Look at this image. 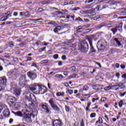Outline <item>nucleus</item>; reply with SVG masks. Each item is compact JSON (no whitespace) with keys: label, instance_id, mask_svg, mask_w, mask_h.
<instances>
[{"label":"nucleus","instance_id":"obj_1","mask_svg":"<svg viewBox=\"0 0 126 126\" xmlns=\"http://www.w3.org/2000/svg\"><path fill=\"white\" fill-rule=\"evenodd\" d=\"M30 107L28 108L27 109H24L22 110V112H14L12 111V113L14 114L15 116H18V117H23L24 121H25L26 123H32V119H31V114H29L30 113Z\"/></svg>","mask_w":126,"mask_h":126},{"label":"nucleus","instance_id":"obj_2","mask_svg":"<svg viewBox=\"0 0 126 126\" xmlns=\"http://www.w3.org/2000/svg\"><path fill=\"white\" fill-rule=\"evenodd\" d=\"M30 90L35 94H45L47 92V89L41 85L34 84L32 87L30 88Z\"/></svg>","mask_w":126,"mask_h":126},{"label":"nucleus","instance_id":"obj_3","mask_svg":"<svg viewBox=\"0 0 126 126\" xmlns=\"http://www.w3.org/2000/svg\"><path fill=\"white\" fill-rule=\"evenodd\" d=\"M25 97L26 99L28 101L30 106L33 107L34 103H33L32 101H33V99H35V95L30 93H28L26 94Z\"/></svg>","mask_w":126,"mask_h":126},{"label":"nucleus","instance_id":"obj_4","mask_svg":"<svg viewBox=\"0 0 126 126\" xmlns=\"http://www.w3.org/2000/svg\"><path fill=\"white\" fill-rule=\"evenodd\" d=\"M79 49L83 53H87V52L88 51V49H89L88 43L85 41L82 42L80 46L79 47Z\"/></svg>","mask_w":126,"mask_h":126},{"label":"nucleus","instance_id":"obj_5","mask_svg":"<svg viewBox=\"0 0 126 126\" xmlns=\"http://www.w3.org/2000/svg\"><path fill=\"white\" fill-rule=\"evenodd\" d=\"M110 31H112L113 35H115L116 33H121L123 31V24L120 23L118 26L112 28Z\"/></svg>","mask_w":126,"mask_h":126},{"label":"nucleus","instance_id":"obj_6","mask_svg":"<svg viewBox=\"0 0 126 126\" xmlns=\"http://www.w3.org/2000/svg\"><path fill=\"white\" fill-rule=\"evenodd\" d=\"M49 103L52 109L56 111V112H60V109L59 108V106L55 104L54 102V99L51 98L50 100H49Z\"/></svg>","mask_w":126,"mask_h":126},{"label":"nucleus","instance_id":"obj_7","mask_svg":"<svg viewBox=\"0 0 126 126\" xmlns=\"http://www.w3.org/2000/svg\"><path fill=\"white\" fill-rule=\"evenodd\" d=\"M27 75L31 80H35L37 76V74L33 71L28 72L27 73Z\"/></svg>","mask_w":126,"mask_h":126},{"label":"nucleus","instance_id":"obj_8","mask_svg":"<svg viewBox=\"0 0 126 126\" xmlns=\"http://www.w3.org/2000/svg\"><path fill=\"white\" fill-rule=\"evenodd\" d=\"M107 43H106V41L104 40H101L98 41L97 47L100 49H104Z\"/></svg>","mask_w":126,"mask_h":126},{"label":"nucleus","instance_id":"obj_9","mask_svg":"<svg viewBox=\"0 0 126 126\" xmlns=\"http://www.w3.org/2000/svg\"><path fill=\"white\" fill-rule=\"evenodd\" d=\"M7 101L9 105H13L16 101V98L12 96H10L8 97Z\"/></svg>","mask_w":126,"mask_h":126},{"label":"nucleus","instance_id":"obj_10","mask_svg":"<svg viewBox=\"0 0 126 126\" xmlns=\"http://www.w3.org/2000/svg\"><path fill=\"white\" fill-rule=\"evenodd\" d=\"M53 126H62V121L59 120H55L53 122Z\"/></svg>","mask_w":126,"mask_h":126},{"label":"nucleus","instance_id":"obj_11","mask_svg":"<svg viewBox=\"0 0 126 126\" xmlns=\"http://www.w3.org/2000/svg\"><path fill=\"white\" fill-rule=\"evenodd\" d=\"M41 107L42 108V109H44L45 113H46V114H51L52 113V112L49 110V108H48V106H47L45 104H42L41 105Z\"/></svg>","mask_w":126,"mask_h":126},{"label":"nucleus","instance_id":"obj_12","mask_svg":"<svg viewBox=\"0 0 126 126\" xmlns=\"http://www.w3.org/2000/svg\"><path fill=\"white\" fill-rule=\"evenodd\" d=\"M89 42L90 44V46L91 47V51L92 53H95L96 52V50L94 49V47H93V45H92V40H91V38H89Z\"/></svg>","mask_w":126,"mask_h":126},{"label":"nucleus","instance_id":"obj_13","mask_svg":"<svg viewBox=\"0 0 126 126\" xmlns=\"http://www.w3.org/2000/svg\"><path fill=\"white\" fill-rule=\"evenodd\" d=\"M19 82L20 84H24L25 82H27L26 81V76L23 75L20 78Z\"/></svg>","mask_w":126,"mask_h":126},{"label":"nucleus","instance_id":"obj_14","mask_svg":"<svg viewBox=\"0 0 126 126\" xmlns=\"http://www.w3.org/2000/svg\"><path fill=\"white\" fill-rule=\"evenodd\" d=\"M7 76H9V78H11V79H13V78H15V74L14 72L10 71L7 73Z\"/></svg>","mask_w":126,"mask_h":126},{"label":"nucleus","instance_id":"obj_15","mask_svg":"<svg viewBox=\"0 0 126 126\" xmlns=\"http://www.w3.org/2000/svg\"><path fill=\"white\" fill-rule=\"evenodd\" d=\"M114 40L119 48H123V44L121 43V41L119 40V39L115 38L114 39Z\"/></svg>","mask_w":126,"mask_h":126},{"label":"nucleus","instance_id":"obj_16","mask_svg":"<svg viewBox=\"0 0 126 126\" xmlns=\"http://www.w3.org/2000/svg\"><path fill=\"white\" fill-rule=\"evenodd\" d=\"M114 40L119 48H123V44L121 43V41L119 40V39L115 38L114 39Z\"/></svg>","mask_w":126,"mask_h":126},{"label":"nucleus","instance_id":"obj_17","mask_svg":"<svg viewBox=\"0 0 126 126\" xmlns=\"http://www.w3.org/2000/svg\"><path fill=\"white\" fill-rule=\"evenodd\" d=\"M3 114L4 117H6V118H8L9 115H10V113H9V110L7 109H5L3 112Z\"/></svg>","mask_w":126,"mask_h":126},{"label":"nucleus","instance_id":"obj_18","mask_svg":"<svg viewBox=\"0 0 126 126\" xmlns=\"http://www.w3.org/2000/svg\"><path fill=\"white\" fill-rule=\"evenodd\" d=\"M16 89H17V86H16V84L11 83L10 89L11 92H13Z\"/></svg>","mask_w":126,"mask_h":126},{"label":"nucleus","instance_id":"obj_19","mask_svg":"<svg viewBox=\"0 0 126 126\" xmlns=\"http://www.w3.org/2000/svg\"><path fill=\"white\" fill-rule=\"evenodd\" d=\"M1 82L3 85H6L7 79L6 77H3L1 78Z\"/></svg>","mask_w":126,"mask_h":126},{"label":"nucleus","instance_id":"obj_20","mask_svg":"<svg viewBox=\"0 0 126 126\" xmlns=\"http://www.w3.org/2000/svg\"><path fill=\"white\" fill-rule=\"evenodd\" d=\"M89 13L91 15V16H94V15H96V13H95V9L94 8H92V9H91L89 12Z\"/></svg>","mask_w":126,"mask_h":126},{"label":"nucleus","instance_id":"obj_21","mask_svg":"<svg viewBox=\"0 0 126 126\" xmlns=\"http://www.w3.org/2000/svg\"><path fill=\"white\" fill-rule=\"evenodd\" d=\"M60 30H62V26H58L54 29V32H55V33H58Z\"/></svg>","mask_w":126,"mask_h":126},{"label":"nucleus","instance_id":"obj_22","mask_svg":"<svg viewBox=\"0 0 126 126\" xmlns=\"http://www.w3.org/2000/svg\"><path fill=\"white\" fill-rule=\"evenodd\" d=\"M91 37L93 38L94 41H96L99 39V34H93L91 35Z\"/></svg>","mask_w":126,"mask_h":126},{"label":"nucleus","instance_id":"obj_23","mask_svg":"<svg viewBox=\"0 0 126 126\" xmlns=\"http://www.w3.org/2000/svg\"><path fill=\"white\" fill-rule=\"evenodd\" d=\"M12 92L14 93V94H16V95L17 96H19V95H20V90L18 89H16Z\"/></svg>","mask_w":126,"mask_h":126},{"label":"nucleus","instance_id":"obj_24","mask_svg":"<svg viewBox=\"0 0 126 126\" xmlns=\"http://www.w3.org/2000/svg\"><path fill=\"white\" fill-rule=\"evenodd\" d=\"M41 63L42 64H44V65H48L49 64V60H43L42 61H41Z\"/></svg>","mask_w":126,"mask_h":126},{"label":"nucleus","instance_id":"obj_25","mask_svg":"<svg viewBox=\"0 0 126 126\" xmlns=\"http://www.w3.org/2000/svg\"><path fill=\"white\" fill-rule=\"evenodd\" d=\"M55 77H56V78H59V79H63V76L62 74H57L55 75Z\"/></svg>","mask_w":126,"mask_h":126},{"label":"nucleus","instance_id":"obj_26","mask_svg":"<svg viewBox=\"0 0 126 126\" xmlns=\"http://www.w3.org/2000/svg\"><path fill=\"white\" fill-rule=\"evenodd\" d=\"M76 77H78V75H77V74H73L70 75L68 77V78H69V79H70L71 78H76Z\"/></svg>","mask_w":126,"mask_h":126},{"label":"nucleus","instance_id":"obj_27","mask_svg":"<svg viewBox=\"0 0 126 126\" xmlns=\"http://www.w3.org/2000/svg\"><path fill=\"white\" fill-rule=\"evenodd\" d=\"M56 95L57 97H60V96L63 97V96H64V93L58 92L57 93Z\"/></svg>","mask_w":126,"mask_h":126},{"label":"nucleus","instance_id":"obj_28","mask_svg":"<svg viewBox=\"0 0 126 126\" xmlns=\"http://www.w3.org/2000/svg\"><path fill=\"white\" fill-rule=\"evenodd\" d=\"M83 31V28H81V27H79L77 28V33H80Z\"/></svg>","mask_w":126,"mask_h":126},{"label":"nucleus","instance_id":"obj_29","mask_svg":"<svg viewBox=\"0 0 126 126\" xmlns=\"http://www.w3.org/2000/svg\"><path fill=\"white\" fill-rule=\"evenodd\" d=\"M88 89H89V88H88V87L87 86H85L83 87V90H80V91H81V92H82L83 91H87V90H88Z\"/></svg>","mask_w":126,"mask_h":126},{"label":"nucleus","instance_id":"obj_30","mask_svg":"<svg viewBox=\"0 0 126 126\" xmlns=\"http://www.w3.org/2000/svg\"><path fill=\"white\" fill-rule=\"evenodd\" d=\"M111 89H112V86H110V85L107 86V87H105L104 88V90L105 91H109V90H111Z\"/></svg>","mask_w":126,"mask_h":126},{"label":"nucleus","instance_id":"obj_31","mask_svg":"<svg viewBox=\"0 0 126 126\" xmlns=\"http://www.w3.org/2000/svg\"><path fill=\"white\" fill-rule=\"evenodd\" d=\"M66 94H69V95H71L73 93V91L72 90H67L66 91Z\"/></svg>","mask_w":126,"mask_h":126},{"label":"nucleus","instance_id":"obj_32","mask_svg":"<svg viewBox=\"0 0 126 126\" xmlns=\"http://www.w3.org/2000/svg\"><path fill=\"white\" fill-rule=\"evenodd\" d=\"M6 19H7V16H4L0 19V21H5Z\"/></svg>","mask_w":126,"mask_h":126},{"label":"nucleus","instance_id":"obj_33","mask_svg":"<svg viewBox=\"0 0 126 126\" xmlns=\"http://www.w3.org/2000/svg\"><path fill=\"white\" fill-rule=\"evenodd\" d=\"M8 45L10 48H13V47H14V43L12 41L9 42Z\"/></svg>","mask_w":126,"mask_h":126},{"label":"nucleus","instance_id":"obj_34","mask_svg":"<svg viewBox=\"0 0 126 126\" xmlns=\"http://www.w3.org/2000/svg\"><path fill=\"white\" fill-rule=\"evenodd\" d=\"M90 106H91V102H88L87 104V106L86 108V111H89V108H90Z\"/></svg>","mask_w":126,"mask_h":126},{"label":"nucleus","instance_id":"obj_35","mask_svg":"<svg viewBox=\"0 0 126 126\" xmlns=\"http://www.w3.org/2000/svg\"><path fill=\"white\" fill-rule=\"evenodd\" d=\"M98 123V124H102L103 123V119L102 118H99L98 120L96 121V124Z\"/></svg>","mask_w":126,"mask_h":126},{"label":"nucleus","instance_id":"obj_36","mask_svg":"<svg viewBox=\"0 0 126 126\" xmlns=\"http://www.w3.org/2000/svg\"><path fill=\"white\" fill-rule=\"evenodd\" d=\"M114 2V0H109V1H107L106 2V3H109V4L110 5H113L115 4V3Z\"/></svg>","mask_w":126,"mask_h":126},{"label":"nucleus","instance_id":"obj_37","mask_svg":"<svg viewBox=\"0 0 126 126\" xmlns=\"http://www.w3.org/2000/svg\"><path fill=\"white\" fill-rule=\"evenodd\" d=\"M48 24H51L52 25H54V26H56V25H57V23L55 21H51L50 22L48 23Z\"/></svg>","mask_w":126,"mask_h":126},{"label":"nucleus","instance_id":"obj_38","mask_svg":"<svg viewBox=\"0 0 126 126\" xmlns=\"http://www.w3.org/2000/svg\"><path fill=\"white\" fill-rule=\"evenodd\" d=\"M65 109L66 112H67V113H69V106H68L67 105H65Z\"/></svg>","mask_w":126,"mask_h":126},{"label":"nucleus","instance_id":"obj_39","mask_svg":"<svg viewBox=\"0 0 126 126\" xmlns=\"http://www.w3.org/2000/svg\"><path fill=\"white\" fill-rule=\"evenodd\" d=\"M124 103V101L123 100H121L119 103V106L120 108H122L123 107V104Z\"/></svg>","mask_w":126,"mask_h":126},{"label":"nucleus","instance_id":"obj_40","mask_svg":"<svg viewBox=\"0 0 126 126\" xmlns=\"http://www.w3.org/2000/svg\"><path fill=\"white\" fill-rule=\"evenodd\" d=\"M99 18H100L99 16H96L95 17H92L91 19H93V20H97V19H99Z\"/></svg>","mask_w":126,"mask_h":126},{"label":"nucleus","instance_id":"obj_41","mask_svg":"<svg viewBox=\"0 0 126 126\" xmlns=\"http://www.w3.org/2000/svg\"><path fill=\"white\" fill-rule=\"evenodd\" d=\"M26 59L27 62H31V61H32V57L27 56Z\"/></svg>","mask_w":126,"mask_h":126},{"label":"nucleus","instance_id":"obj_42","mask_svg":"<svg viewBox=\"0 0 126 126\" xmlns=\"http://www.w3.org/2000/svg\"><path fill=\"white\" fill-rule=\"evenodd\" d=\"M90 117L92 118H95L96 117V113H92L90 115Z\"/></svg>","mask_w":126,"mask_h":126},{"label":"nucleus","instance_id":"obj_43","mask_svg":"<svg viewBox=\"0 0 126 126\" xmlns=\"http://www.w3.org/2000/svg\"><path fill=\"white\" fill-rule=\"evenodd\" d=\"M104 26H105V24H101L98 26L97 28H98V29H101V28H102V27H104Z\"/></svg>","mask_w":126,"mask_h":126},{"label":"nucleus","instance_id":"obj_44","mask_svg":"<svg viewBox=\"0 0 126 126\" xmlns=\"http://www.w3.org/2000/svg\"><path fill=\"white\" fill-rule=\"evenodd\" d=\"M18 104L17 103H15L14 104V107L17 109V110H18V109H20V106L19 105H17Z\"/></svg>","mask_w":126,"mask_h":126},{"label":"nucleus","instance_id":"obj_45","mask_svg":"<svg viewBox=\"0 0 126 126\" xmlns=\"http://www.w3.org/2000/svg\"><path fill=\"white\" fill-rule=\"evenodd\" d=\"M126 92L125 93H124L123 94L121 92H120L119 93V95H120V97H124V96H125V95H126Z\"/></svg>","mask_w":126,"mask_h":126},{"label":"nucleus","instance_id":"obj_46","mask_svg":"<svg viewBox=\"0 0 126 126\" xmlns=\"http://www.w3.org/2000/svg\"><path fill=\"white\" fill-rule=\"evenodd\" d=\"M45 49H46V47L40 48V49L38 50V52H43V51H45Z\"/></svg>","mask_w":126,"mask_h":126},{"label":"nucleus","instance_id":"obj_47","mask_svg":"<svg viewBox=\"0 0 126 126\" xmlns=\"http://www.w3.org/2000/svg\"><path fill=\"white\" fill-rule=\"evenodd\" d=\"M99 100V97H97V98H93L92 99V102L93 103H94V102H95V101H98Z\"/></svg>","mask_w":126,"mask_h":126},{"label":"nucleus","instance_id":"obj_48","mask_svg":"<svg viewBox=\"0 0 126 126\" xmlns=\"http://www.w3.org/2000/svg\"><path fill=\"white\" fill-rule=\"evenodd\" d=\"M84 98H90V94H84Z\"/></svg>","mask_w":126,"mask_h":126},{"label":"nucleus","instance_id":"obj_49","mask_svg":"<svg viewBox=\"0 0 126 126\" xmlns=\"http://www.w3.org/2000/svg\"><path fill=\"white\" fill-rule=\"evenodd\" d=\"M4 91V87L0 85V92Z\"/></svg>","mask_w":126,"mask_h":126},{"label":"nucleus","instance_id":"obj_50","mask_svg":"<svg viewBox=\"0 0 126 126\" xmlns=\"http://www.w3.org/2000/svg\"><path fill=\"white\" fill-rule=\"evenodd\" d=\"M118 84V87H123L124 86V83L120 82Z\"/></svg>","mask_w":126,"mask_h":126},{"label":"nucleus","instance_id":"obj_51","mask_svg":"<svg viewBox=\"0 0 126 126\" xmlns=\"http://www.w3.org/2000/svg\"><path fill=\"white\" fill-rule=\"evenodd\" d=\"M62 59L63 60V61H65V60H66V56L65 55L62 56Z\"/></svg>","mask_w":126,"mask_h":126},{"label":"nucleus","instance_id":"obj_52","mask_svg":"<svg viewBox=\"0 0 126 126\" xmlns=\"http://www.w3.org/2000/svg\"><path fill=\"white\" fill-rule=\"evenodd\" d=\"M53 58L55 60H57V59H59V55H58V54L54 55V56H53Z\"/></svg>","mask_w":126,"mask_h":126},{"label":"nucleus","instance_id":"obj_53","mask_svg":"<svg viewBox=\"0 0 126 126\" xmlns=\"http://www.w3.org/2000/svg\"><path fill=\"white\" fill-rule=\"evenodd\" d=\"M32 66H34V67H36L37 68V67H38V66H37V64H36V63H33L32 64Z\"/></svg>","mask_w":126,"mask_h":126},{"label":"nucleus","instance_id":"obj_54","mask_svg":"<svg viewBox=\"0 0 126 126\" xmlns=\"http://www.w3.org/2000/svg\"><path fill=\"white\" fill-rule=\"evenodd\" d=\"M13 62H14V63H18V58H14L13 60Z\"/></svg>","mask_w":126,"mask_h":126},{"label":"nucleus","instance_id":"obj_55","mask_svg":"<svg viewBox=\"0 0 126 126\" xmlns=\"http://www.w3.org/2000/svg\"><path fill=\"white\" fill-rule=\"evenodd\" d=\"M31 111L30 112V114L31 115V117H32V118L34 119L35 118V114L33 112H31Z\"/></svg>","mask_w":126,"mask_h":126},{"label":"nucleus","instance_id":"obj_56","mask_svg":"<svg viewBox=\"0 0 126 126\" xmlns=\"http://www.w3.org/2000/svg\"><path fill=\"white\" fill-rule=\"evenodd\" d=\"M75 20H76V21H83V20H82V19H81V18L80 17H78V18H76V19H75Z\"/></svg>","mask_w":126,"mask_h":126},{"label":"nucleus","instance_id":"obj_57","mask_svg":"<svg viewBox=\"0 0 126 126\" xmlns=\"http://www.w3.org/2000/svg\"><path fill=\"white\" fill-rule=\"evenodd\" d=\"M120 67L121 68H122V69H125L126 68V65H125V64H122L120 65Z\"/></svg>","mask_w":126,"mask_h":126},{"label":"nucleus","instance_id":"obj_58","mask_svg":"<svg viewBox=\"0 0 126 126\" xmlns=\"http://www.w3.org/2000/svg\"><path fill=\"white\" fill-rule=\"evenodd\" d=\"M76 68L75 66H72V67H71V70L72 71H74V70H75Z\"/></svg>","mask_w":126,"mask_h":126},{"label":"nucleus","instance_id":"obj_59","mask_svg":"<svg viewBox=\"0 0 126 126\" xmlns=\"http://www.w3.org/2000/svg\"><path fill=\"white\" fill-rule=\"evenodd\" d=\"M24 16L26 17L29 16V12L27 11L24 13Z\"/></svg>","mask_w":126,"mask_h":126},{"label":"nucleus","instance_id":"obj_60","mask_svg":"<svg viewBox=\"0 0 126 126\" xmlns=\"http://www.w3.org/2000/svg\"><path fill=\"white\" fill-rule=\"evenodd\" d=\"M74 41V40L73 39H71L67 40L68 43H73Z\"/></svg>","mask_w":126,"mask_h":126},{"label":"nucleus","instance_id":"obj_61","mask_svg":"<svg viewBox=\"0 0 126 126\" xmlns=\"http://www.w3.org/2000/svg\"><path fill=\"white\" fill-rule=\"evenodd\" d=\"M122 78L124 79H126V74H124L122 75Z\"/></svg>","mask_w":126,"mask_h":126},{"label":"nucleus","instance_id":"obj_62","mask_svg":"<svg viewBox=\"0 0 126 126\" xmlns=\"http://www.w3.org/2000/svg\"><path fill=\"white\" fill-rule=\"evenodd\" d=\"M120 75H121V74L120 73L118 72L116 74V77H118V78H120Z\"/></svg>","mask_w":126,"mask_h":126},{"label":"nucleus","instance_id":"obj_63","mask_svg":"<svg viewBox=\"0 0 126 126\" xmlns=\"http://www.w3.org/2000/svg\"><path fill=\"white\" fill-rule=\"evenodd\" d=\"M58 65H59V66L63 65V62L62 61H59L58 62Z\"/></svg>","mask_w":126,"mask_h":126},{"label":"nucleus","instance_id":"obj_64","mask_svg":"<svg viewBox=\"0 0 126 126\" xmlns=\"http://www.w3.org/2000/svg\"><path fill=\"white\" fill-rule=\"evenodd\" d=\"M79 9H80V7H76V8H74L73 9V10L76 11V10H79Z\"/></svg>","mask_w":126,"mask_h":126}]
</instances>
